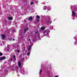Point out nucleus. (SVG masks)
Returning <instances> with one entry per match:
<instances>
[{
	"mask_svg": "<svg viewBox=\"0 0 77 77\" xmlns=\"http://www.w3.org/2000/svg\"><path fill=\"white\" fill-rule=\"evenodd\" d=\"M2 39L3 40H4L5 38H6V37H5V34H2Z\"/></svg>",
	"mask_w": 77,
	"mask_h": 77,
	"instance_id": "nucleus-1",
	"label": "nucleus"
},
{
	"mask_svg": "<svg viewBox=\"0 0 77 77\" xmlns=\"http://www.w3.org/2000/svg\"><path fill=\"white\" fill-rule=\"evenodd\" d=\"M29 29L28 28H25L24 30L23 33L24 34L26 33V32H27V31H28V30H29Z\"/></svg>",
	"mask_w": 77,
	"mask_h": 77,
	"instance_id": "nucleus-2",
	"label": "nucleus"
},
{
	"mask_svg": "<svg viewBox=\"0 0 77 77\" xmlns=\"http://www.w3.org/2000/svg\"><path fill=\"white\" fill-rule=\"evenodd\" d=\"M4 59H6V57H0V60H4Z\"/></svg>",
	"mask_w": 77,
	"mask_h": 77,
	"instance_id": "nucleus-3",
	"label": "nucleus"
},
{
	"mask_svg": "<svg viewBox=\"0 0 77 77\" xmlns=\"http://www.w3.org/2000/svg\"><path fill=\"white\" fill-rule=\"evenodd\" d=\"M18 66L19 68L21 67V62L19 61L18 62Z\"/></svg>",
	"mask_w": 77,
	"mask_h": 77,
	"instance_id": "nucleus-4",
	"label": "nucleus"
},
{
	"mask_svg": "<svg viewBox=\"0 0 77 77\" xmlns=\"http://www.w3.org/2000/svg\"><path fill=\"white\" fill-rule=\"evenodd\" d=\"M72 17H74L75 15V13L74 11H72Z\"/></svg>",
	"mask_w": 77,
	"mask_h": 77,
	"instance_id": "nucleus-5",
	"label": "nucleus"
},
{
	"mask_svg": "<svg viewBox=\"0 0 77 77\" xmlns=\"http://www.w3.org/2000/svg\"><path fill=\"white\" fill-rule=\"evenodd\" d=\"M31 45H30L29 47V48L28 49V50H30L31 49H32V48L31 47Z\"/></svg>",
	"mask_w": 77,
	"mask_h": 77,
	"instance_id": "nucleus-6",
	"label": "nucleus"
},
{
	"mask_svg": "<svg viewBox=\"0 0 77 77\" xmlns=\"http://www.w3.org/2000/svg\"><path fill=\"white\" fill-rule=\"evenodd\" d=\"M41 30H44L45 29V27L44 26H42L41 27Z\"/></svg>",
	"mask_w": 77,
	"mask_h": 77,
	"instance_id": "nucleus-7",
	"label": "nucleus"
},
{
	"mask_svg": "<svg viewBox=\"0 0 77 77\" xmlns=\"http://www.w3.org/2000/svg\"><path fill=\"white\" fill-rule=\"evenodd\" d=\"M32 17H30L29 18V20H32Z\"/></svg>",
	"mask_w": 77,
	"mask_h": 77,
	"instance_id": "nucleus-8",
	"label": "nucleus"
},
{
	"mask_svg": "<svg viewBox=\"0 0 77 77\" xmlns=\"http://www.w3.org/2000/svg\"><path fill=\"white\" fill-rule=\"evenodd\" d=\"M8 19L9 20H12V18L11 17H8Z\"/></svg>",
	"mask_w": 77,
	"mask_h": 77,
	"instance_id": "nucleus-9",
	"label": "nucleus"
},
{
	"mask_svg": "<svg viewBox=\"0 0 77 77\" xmlns=\"http://www.w3.org/2000/svg\"><path fill=\"white\" fill-rule=\"evenodd\" d=\"M8 39L9 40V41H11V40L12 39V37H10V38H8Z\"/></svg>",
	"mask_w": 77,
	"mask_h": 77,
	"instance_id": "nucleus-10",
	"label": "nucleus"
},
{
	"mask_svg": "<svg viewBox=\"0 0 77 77\" xmlns=\"http://www.w3.org/2000/svg\"><path fill=\"white\" fill-rule=\"evenodd\" d=\"M42 69H41V70L40 71V72H39V74H40V75H41V72H42Z\"/></svg>",
	"mask_w": 77,
	"mask_h": 77,
	"instance_id": "nucleus-11",
	"label": "nucleus"
},
{
	"mask_svg": "<svg viewBox=\"0 0 77 77\" xmlns=\"http://www.w3.org/2000/svg\"><path fill=\"white\" fill-rule=\"evenodd\" d=\"M37 18H40V17L38 15L36 16Z\"/></svg>",
	"mask_w": 77,
	"mask_h": 77,
	"instance_id": "nucleus-12",
	"label": "nucleus"
},
{
	"mask_svg": "<svg viewBox=\"0 0 77 77\" xmlns=\"http://www.w3.org/2000/svg\"><path fill=\"white\" fill-rule=\"evenodd\" d=\"M3 55V53H0V56H2Z\"/></svg>",
	"mask_w": 77,
	"mask_h": 77,
	"instance_id": "nucleus-13",
	"label": "nucleus"
},
{
	"mask_svg": "<svg viewBox=\"0 0 77 77\" xmlns=\"http://www.w3.org/2000/svg\"><path fill=\"white\" fill-rule=\"evenodd\" d=\"M33 4H34V2H31L30 3V4L31 5H33Z\"/></svg>",
	"mask_w": 77,
	"mask_h": 77,
	"instance_id": "nucleus-14",
	"label": "nucleus"
},
{
	"mask_svg": "<svg viewBox=\"0 0 77 77\" xmlns=\"http://www.w3.org/2000/svg\"><path fill=\"white\" fill-rule=\"evenodd\" d=\"M48 20H50V16H48L47 18Z\"/></svg>",
	"mask_w": 77,
	"mask_h": 77,
	"instance_id": "nucleus-15",
	"label": "nucleus"
},
{
	"mask_svg": "<svg viewBox=\"0 0 77 77\" xmlns=\"http://www.w3.org/2000/svg\"><path fill=\"white\" fill-rule=\"evenodd\" d=\"M45 9H46V8H45V7H44L43 8V10H45Z\"/></svg>",
	"mask_w": 77,
	"mask_h": 77,
	"instance_id": "nucleus-16",
	"label": "nucleus"
},
{
	"mask_svg": "<svg viewBox=\"0 0 77 77\" xmlns=\"http://www.w3.org/2000/svg\"><path fill=\"white\" fill-rule=\"evenodd\" d=\"M30 54V52H29L27 54V55H29Z\"/></svg>",
	"mask_w": 77,
	"mask_h": 77,
	"instance_id": "nucleus-17",
	"label": "nucleus"
},
{
	"mask_svg": "<svg viewBox=\"0 0 77 77\" xmlns=\"http://www.w3.org/2000/svg\"><path fill=\"white\" fill-rule=\"evenodd\" d=\"M20 52V51L18 50H17V53H19Z\"/></svg>",
	"mask_w": 77,
	"mask_h": 77,
	"instance_id": "nucleus-18",
	"label": "nucleus"
},
{
	"mask_svg": "<svg viewBox=\"0 0 77 77\" xmlns=\"http://www.w3.org/2000/svg\"><path fill=\"white\" fill-rule=\"evenodd\" d=\"M40 35V34H39L38 35V36L39 38V37H40V35Z\"/></svg>",
	"mask_w": 77,
	"mask_h": 77,
	"instance_id": "nucleus-19",
	"label": "nucleus"
},
{
	"mask_svg": "<svg viewBox=\"0 0 77 77\" xmlns=\"http://www.w3.org/2000/svg\"><path fill=\"white\" fill-rule=\"evenodd\" d=\"M14 61H15V60H16V58H14Z\"/></svg>",
	"mask_w": 77,
	"mask_h": 77,
	"instance_id": "nucleus-20",
	"label": "nucleus"
},
{
	"mask_svg": "<svg viewBox=\"0 0 77 77\" xmlns=\"http://www.w3.org/2000/svg\"><path fill=\"white\" fill-rule=\"evenodd\" d=\"M13 57L14 58H15V57H16L15 56H13Z\"/></svg>",
	"mask_w": 77,
	"mask_h": 77,
	"instance_id": "nucleus-21",
	"label": "nucleus"
},
{
	"mask_svg": "<svg viewBox=\"0 0 77 77\" xmlns=\"http://www.w3.org/2000/svg\"><path fill=\"white\" fill-rule=\"evenodd\" d=\"M13 60V58H11L10 60Z\"/></svg>",
	"mask_w": 77,
	"mask_h": 77,
	"instance_id": "nucleus-22",
	"label": "nucleus"
},
{
	"mask_svg": "<svg viewBox=\"0 0 77 77\" xmlns=\"http://www.w3.org/2000/svg\"><path fill=\"white\" fill-rule=\"evenodd\" d=\"M77 42H75V44H77Z\"/></svg>",
	"mask_w": 77,
	"mask_h": 77,
	"instance_id": "nucleus-23",
	"label": "nucleus"
},
{
	"mask_svg": "<svg viewBox=\"0 0 77 77\" xmlns=\"http://www.w3.org/2000/svg\"><path fill=\"white\" fill-rule=\"evenodd\" d=\"M36 21H39V20L38 19H37Z\"/></svg>",
	"mask_w": 77,
	"mask_h": 77,
	"instance_id": "nucleus-24",
	"label": "nucleus"
},
{
	"mask_svg": "<svg viewBox=\"0 0 77 77\" xmlns=\"http://www.w3.org/2000/svg\"><path fill=\"white\" fill-rule=\"evenodd\" d=\"M35 33H38V32H36Z\"/></svg>",
	"mask_w": 77,
	"mask_h": 77,
	"instance_id": "nucleus-25",
	"label": "nucleus"
},
{
	"mask_svg": "<svg viewBox=\"0 0 77 77\" xmlns=\"http://www.w3.org/2000/svg\"><path fill=\"white\" fill-rule=\"evenodd\" d=\"M55 77H58V76L56 75L55 76Z\"/></svg>",
	"mask_w": 77,
	"mask_h": 77,
	"instance_id": "nucleus-26",
	"label": "nucleus"
},
{
	"mask_svg": "<svg viewBox=\"0 0 77 77\" xmlns=\"http://www.w3.org/2000/svg\"><path fill=\"white\" fill-rule=\"evenodd\" d=\"M30 39H29V40H28V41H30Z\"/></svg>",
	"mask_w": 77,
	"mask_h": 77,
	"instance_id": "nucleus-27",
	"label": "nucleus"
},
{
	"mask_svg": "<svg viewBox=\"0 0 77 77\" xmlns=\"http://www.w3.org/2000/svg\"><path fill=\"white\" fill-rule=\"evenodd\" d=\"M13 41H15V39L14 38L13 39Z\"/></svg>",
	"mask_w": 77,
	"mask_h": 77,
	"instance_id": "nucleus-28",
	"label": "nucleus"
},
{
	"mask_svg": "<svg viewBox=\"0 0 77 77\" xmlns=\"http://www.w3.org/2000/svg\"><path fill=\"white\" fill-rule=\"evenodd\" d=\"M44 33H45V32H44Z\"/></svg>",
	"mask_w": 77,
	"mask_h": 77,
	"instance_id": "nucleus-29",
	"label": "nucleus"
},
{
	"mask_svg": "<svg viewBox=\"0 0 77 77\" xmlns=\"http://www.w3.org/2000/svg\"><path fill=\"white\" fill-rule=\"evenodd\" d=\"M49 32H50V31H49Z\"/></svg>",
	"mask_w": 77,
	"mask_h": 77,
	"instance_id": "nucleus-30",
	"label": "nucleus"
},
{
	"mask_svg": "<svg viewBox=\"0 0 77 77\" xmlns=\"http://www.w3.org/2000/svg\"><path fill=\"white\" fill-rule=\"evenodd\" d=\"M50 24H51V23H50Z\"/></svg>",
	"mask_w": 77,
	"mask_h": 77,
	"instance_id": "nucleus-31",
	"label": "nucleus"
}]
</instances>
